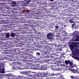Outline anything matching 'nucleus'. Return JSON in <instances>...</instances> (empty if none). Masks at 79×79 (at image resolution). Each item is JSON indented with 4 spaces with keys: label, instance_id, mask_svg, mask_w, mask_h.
Instances as JSON below:
<instances>
[{
    "label": "nucleus",
    "instance_id": "16",
    "mask_svg": "<svg viewBox=\"0 0 79 79\" xmlns=\"http://www.w3.org/2000/svg\"><path fill=\"white\" fill-rule=\"evenodd\" d=\"M6 37L7 38L10 37V33H7V34H6Z\"/></svg>",
    "mask_w": 79,
    "mask_h": 79
},
{
    "label": "nucleus",
    "instance_id": "6",
    "mask_svg": "<svg viewBox=\"0 0 79 79\" xmlns=\"http://www.w3.org/2000/svg\"><path fill=\"white\" fill-rule=\"evenodd\" d=\"M35 64L32 65L33 67L32 66H29V69H37V67H36V65H35Z\"/></svg>",
    "mask_w": 79,
    "mask_h": 79
},
{
    "label": "nucleus",
    "instance_id": "29",
    "mask_svg": "<svg viewBox=\"0 0 79 79\" xmlns=\"http://www.w3.org/2000/svg\"><path fill=\"white\" fill-rule=\"evenodd\" d=\"M44 54H45V53Z\"/></svg>",
    "mask_w": 79,
    "mask_h": 79
},
{
    "label": "nucleus",
    "instance_id": "4",
    "mask_svg": "<svg viewBox=\"0 0 79 79\" xmlns=\"http://www.w3.org/2000/svg\"><path fill=\"white\" fill-rule=\"evenodd\" d=\"M62 67H63L65 69V70H69L70 71H72V73H75V72L74 71H73V69H71L69 68V66H66L65 65H64Z\"/></svg>",
    "mask_w": 79,
    "mask_h": 79
},
{
    "label": "nucleus",
    "instance_id": "20",
    "mask_svg": "<svg viewBox=\"0 0 79 79\" xmlns=\"http://www.w3.org/2000/svg\"><path fill=\"white\" fill-rule=\"evenodd\" d=\"M20 74H24V71H22L20 72Z\"/></svg>",
    "mask_w": 79,
    "mask_h": 79
},
{
    "label": "nucleus",
    "instance_id": "24",
    "mask_svg": "<svg viewBox=\"0 0 79 79\" xmlns=\"http://www.w3.org/2000/svg\"><path fill=\"white\" fill-rule=\"evenodd\" d=\"M36 54H37V55H40V53H39L37 52V53H36Z\"/></svg>",
    "mask_w": 79,
    "mask_h": 79
},
{
    "label": "nucleus",
    "instance_id": "12",
    "mask_svg": "<svg viewBox=\"0 0 79 79\" xmlns=\"http://www.w3.org/2000/svg\"><path fill=\"white\" fill-rule=\"evenodd\" d=\"M63 68L59 70L60 71H61V73H64V71H65V69L64 68V67H62Z\"/></svg>",
    "mask_w": 79,
    "mask_h": 79
},
{
    "label": "nucleus",
    "instance_id": "7",
    "mask_svg": "<svg viewBox=\"0 0 79 79\" xmlns=\"http://www.w3.org/2000/svg\"><path fill=\"white\" fill-rule=\"evenodd\" d=\"M47 37L49 39H52L53 38L52 37L53 34L50 33L47 35Z\"/></svg>",
    "mask_w": 79,
    "mask_h": 79
},
{
    "label": "nucleus",
    "instance_id": "1",
    "mask_svg": "<svg viewBox=\"0 0 79 79\" xmlns=\"http://www.w3.org/2000/svg\"><path fill=\"white\" fill-rule=\"evenodd\" d=\"M70 48L72 52L74 54V58L76 59H79V49L76 47H71Z\"/></svg>",
    "mask_w": 79,
    "mask_h": 79
},
{
    "label": "nucleus",
    "instance_id": "22",
    "mask_svg": "<svg viewBox=\"0 0 79 79\" xmlns=\"http://www.w3.org/2000/svg\"><path fill=\"white\" fill-rule=\"evenodd\" d=\"M55 27L56 29H58V26H55Z\"/></svg>",
    "mask_w": 79,
    "mask_h": 79
},
{
    "label": "nucleus",
    "instance_id": "18",
    "mask_svg": "<svg viewBox=\"0 0 79 79\" xmlns=\"http://www.w3.org/2000/svg\"><path fill=\"white\" fill-rule=\"evenodd\" d=\"M75 71L77 73H79V70H75Z\"/></svg>",
    "mask_w": 79,
    "mask_h": 79
},
{
    "label": "nucleus",
    "instance_id": "27",
    "mask_svg": "<svg viewBox=\"0 0 79 79\" xmlns=\"http://www.w3.org/2000/svg\"><path fill=\"white\" fill-rule=\"evenodd\" d=\"M27 58L29 59V58H30L29 57H27Z\"/></svg>",
    "mask_w": 79,
    "mask_h": 79
},
{
    "label": "nucleus",
    "instance_id": "8",
    "mask_svg": "<svg viewBox=\"0 0 79 79\" xmlns=\"http://www.w3.org/2000/svg\"><path fill=\"white\" fill-rule=\"evenodd\" d=\"M33 74H34V72H31L30 71H28V77H29V76L32 77V76H34Z\"/></svg>",
    "mask_w": 79,
    "mask_h": 79
},
{
    "label": "nucleus",
    "instance_id": "25",
    "mask_svg": "<svg viewBox=\"0 0 79 79\" xmlns=\"http://www.w3.org/2000/svg\"><path fill=\"white\" fill-rule=\"evenodd\" d=\"M2 79V77H1V75L0 74V79Z\"/></svg>",
    "mask_w": 79,
    "mask_h": 79
},
{
    "label": "nucleus",
    "instance_id": "2",
    "mask_svg": "<svg viewBox=\"0 0 79 79\" xmlns=\"http://www.w3.org/2000/svg\"><path fill=\"white\" fill-rule=\"evenodd\" d=\"M35 65H36L37 69H43L44 70L47 69V65L44 64L41 66L39 64L35 63Z\"/></svg>",
    "mask_w": 79,
    "mask_h": 79
},
{
    "label": "nucleus",
    "instance_id": "5",
    "mask_svg": "<svg viewBox=\"0 0 79 79\" xmlns=\"http://www.w3.org/2000/svg\"><path fill=\"white\" fill-rule=\"evenodd\" d=\"M48 73H42L41 74V77H43L44 76L46 77V79H49V78H47V77L48 76Z\"/></svg>",
    "mask_w": 79,
    "mask_h": 79
},
{
    "label": "nucleus",
    "instance_id": "19",
    "mask_svg": "<svg viewBox=\"0 0 79 79\" xmlns=\"http://www.w3.org/2000/svg\"><path fill=\"white\" fill-rule=\"evenodd\" d=\"M76 40H77V41H79V36H77L76 39Z\"/></svg>",
    "mask_w": 79,
    "mask_h": 79
},
{
    "label": "nucleus",
    "instance_id": "26",
    "mask_svg": "<svg viewBox=\"0 0 79 79\" xmlns=\"http://www.w3.org/2000/svg\"><path fill=\"white\" fill-rule=\"evenodd\" d=\"M50 1H51V2L53 1H54V0H49Z\"/></svg>",
    "mask_w": 79,
    "mask_h": 79
},
{
    "label": "nucleus",
    "instance_id": "23",
    "mask_svg": "<svg viewBox=\"0 0 79 79\" xmlns=\"http://www.w3.org/2000/svg\"><path fill=\"white\" fill-rule=\"evenodd\" d=\"M13 4H15V5H16V2H13Z\"/></svg>",
    "mask_w": 79,
    "mask_h": 79
},
{
    "label": "nucleus",
    "instance_id": "17",
    "mask_svg": "<svg viewBox=\"0 0 79 79\" xmlns=\"http://www.w3.org/2000/svg\"><path fill=\"white\" fill-rule=\"evenodd\" d=\"M11 37H14V36H15V34L13 33H11Z\"/></svg>",
    "mask_w": 79,
    "mask_h": 79
},
{
    "label": "nucleus",
    "instance_id": "15",
    "mask_svg": "<svg viewBox=\"0 0 79 79\" xmlns=\"http://www.w3.org/2000/svg\"><path fill=\"white\" fill-rule=\"evenodd\" d=\"M24 74L25 75H28V76H29V71H24Z\"/></svg>",
    "mask_w": 79,
    "mask_h": 79
},
{
    "label": "nucleus",
    "instance_id": "3",
    "mask_svg": "<svg viewBox=\"0 0 79 79\" xmlns=\"http://www.w3.org/2000/svg\"><path fill=\"white\" fill-rule=\"evenodd\" d=\"M2 67H4V62L0 63V73H5V69Z\"/></svg>",
    "mask_w": 79,
    "mask_h": 79
},
{
    "label": "nucleus",
    "instance_id": "11",
    "mask_svg": "<svg viewBox=\"0 0 79 79\" xmlns=\"http://www.w3.org/2000/svg\"><path fill=\"white\" fill-rule=\"evenodd\" d=\"M17 79H25V77L24 76H17Z\"/></svg>",
    "mask_w": 79,
    "mask_h": 79
},
{
    "label": "nucleus",
    "instance_id": "14",
    "mask_svg": "<svg viewBox=\"0 0 79 79\" xmlns=\"http://www.w3.org/2000/svg\"><path fill=\"white\" fill-rule=\"evenodd\" d=\"M65 64H69L71 62V61L69 60H65Z\"/></svg>",
    "mask_w": 79,
    "mask_h": 79
},
{
    "label": "nucleus",
    "instance_id": "13",
    "mask_svg": "<svg viewBox=\"0 0 79 79\" xmlns=\"http://www.w3.org/2000/svg\"><path fill=\"white\" fill-rule=\"evenodd\" d=\"M70 77L73 79H79V78L77 76H75V77H73V76H71Z\"/></svg>",
    "mask_w": 79,
    "mask_h": 79
},
{
    "label": "nucleus",
    "instance_id": "28",
    "mask_svg": "<svg viewBox=\"0 0 79 79\" xmlns=\"http://www.w3.org/2000/svg\"><path fill=\"white\" fill-rule=\"evenodd\" d=\"M27 79H31L30 78H27Z\"/></svg>",
    "mask_w": 79,
    "mask_h": 79
},
{
    "label": "nucleus",
    "instance_id": "9",
    "mask_svg": "<svg viewBox=\"0 0 79 79\" xmlns=\"http://www.w3.org/2000/svg\"><path fill=\"white\" fill-rule=\"evenodd\" d=\"M69 68H73L74 66L76 67L77 66L75 64H73L72 62H70V63L69 64Z\"/></svg>",
    "mask_w": 79,
    "mask_h": 79
},
{
    "label": "nucleus",
    "instance_id": "10",
    "mask_svg": "<svg viewBox=\"0 0 79 79\" xmlns=\"http://www.w3.org/2000/svg\"><path fill=\"white\" fill-rule=\"evenodd\" d=\"M55 74H54L53 73H49L48 74V76L47 77V78H49V79H52V77H51V76H55Z\"/></svg>",
    "mask_w": 79,
    "mask_h": 79
},
{
    "label": "nucleus",
    "instance_id": "21",
    "mask_svg": "<svg viewBox=\"0 0 79 79\" xmlns=\"http://www.w3.org/2000/svg\"><path fill=\"white\" fill-rule=\"evenodd\" d=\"M70 23H73V21L71 20H70Z\"/></svg>",
    "mask_w": 79,
    "mask_h": 79
}]
</instances>
